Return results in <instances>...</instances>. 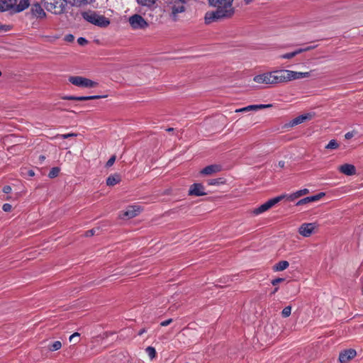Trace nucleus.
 <instances>
[{
  "label": "nucleus",
  "mask_w": 363,
  "mask_h": 363,
  "mask_svg": "<svg viewBox=\"0 0 363 363\" xmlns=\"http://www.w3.org/2000/svg\"><path fill=\"white\" fill-rule=\"evenodd\" d=\"M233 3V0H209V4L216 9L205 14V23L231 18L235 12Z\"/></svg>",
  "instance_id": "nucleus-1"
},
{
  "label": "nucleus",
  "mask_w": 363,
  "mask_h": 363,
  "mask_svg": "<svg viewBox=\"0 0 363 363\" xmlns=\"http://www.w3.org/2000/svg\"><path fill=\"white\" fill-rule=\"evenodd\" d=\"M284 74V72L283 69L265 72L255 76L253 78V81L258 84H264L266 85H274L277 84L285 82Z\"/></svg>",
  "instance_id": "nucleus-2"
},
{
  "label": "nucleus",
  "mask_w": 363,
  "mask_h": 363,
  "mask_svg": "<svg viewBox=\"0 0 363 363\" xmlns=\"http://www.w3.org/2000/svg\"><path fill=\"white\" fill-rule=\"evenodd\" d=\"M170 18L176 22L179 19V14L183 13L186 9V0H170L167 5Z\"/></svg>",
  "instance_id": "nucleus-3"
},
{
  "label": "nucleus",
  "mask_w": 363,
  "mask_h": 363,
  "mask_svg": "<svg viewBox=\"0 0 363 363\" xmlns=\"http://www.w3.org/2000/svg\"><path fill=\"white\" fill-rule=\"evenodd\" d=\"M82 16L89 23L101 28H106L110 24L108 18L104 16L97 14L95 11H84L82 13Z\"/></svg>",
  "instance_id": "nucleus-4"
},
{
  "label": "nucleus",
  "mask_w": 363,
  "mask_h": 363,
  "mask_svg": "<svg viewBox=\"0 0 363 363\" xmlns=\"http://www.w3.org/2000/svg\"><path fill=\"white\" fill-rule=\"evenodd\" d=\"M67 4L64 0H47L45 7L50 12L61 14L65 12Z\"/></svg>",
  "instance_id": "nucleus-5"
},
{
  "label": "nucleus",
  "mask_w": 363,
  "mask_h": 363,
  "mask_svg": "<svg viewBox=\"0 0 363 363\" xmlns=\"http://www.w3.org/2000/svg\"><path fill=\"white\" fill-rule=\"evenodd\" d=\"M69 82L79 87L91 88L98 85L97 82L80 76L69 77Z\"/></svg>",
  "instance_id": "nucleus-6"
},
{
  "label": "nucleus",
  "mask_w": 363,
  "mask_h": 363,
  "mask_svg": "<svg viewBox=\"0 0 363 363\" xmlns=\"http://www.w3.org/2000/svg\"><path fill=\"white\" fill-rule=\"evenodd\" d=\"M128 22L134 30L145 29L148 27V23L139 14H134L129 17Z\"/></svg>",
  "instance_id": "nucleus-7"
},
{
  "label": "nucleus",
  "mask_w": 363,
  "mask_h": 363,
  "mask_svg": "<svg viewBox=\"0 0 363 363\" xmlns=\"http://www.w3.org/2000/svg\"><path fill=\"white\" fill-rule=\"evenodd\" d=\"M284 74V81L285 82H289L294 79H298L306 77H309L311 76L310 72H295L288 69H283Z\"/></svg>",
  "instance_id": "nucleus-8"
},
{
  "label": "nucleus",
  "mask_w": 363,
  "mask_h": 363,
  "mask_svg": "<svg viewBox=\"0 0 363 363\" xmlns=\"http://www.w3.org/2000/svg\"><path fill=\"white\" fill-rule=\"evenodd\" d=\"M316 225L315 223H305L299 227L298 233L302 236L308 238L313 234Z\"/></svg>",
  "instance_id": "nucleus-9"
},
{
  "label": "nucleus",
  "mask_w": 363,
  "mask_h": 363,
  "mask_svg": "<svg viewBox=\"0 0 363 363\" xmlns=\"http://www.w3.org/2000/svg\"><path fill=\"white\" fill-rule=\"evenodd\" d=\"M206 194L207 193L205 191L204 186L200 183H194L189 187V196H201Z\"/></svg>",
  "instance_id": "nucleus-10"
},
{
  "label": "nucleus",
  "mask_w": 363,
  "mask_h": 363,
  "mask_svg": "<svg viewBox=\"0 0 363 363\" xmlns=\"http://www.w3.org/2000/svg\"><path fill=\"white\" fill-rule=\"evenodd\" d=\"M357 352L354 350H347L340 354L339 360L341 363H347L350 359L354 358Z\"/></svg>",
  "instance_id": "nucleus-11"
},
{
  "label": "nucleus",
  "mask_w": 363,
  "mask_h": 363,
  "mask_svg": "<svg viewBox=\"0 0 363 363\" xmlns=\"http://www.w3.org/2000/svg\"><path fill=\"white\" fill-rule=\"evenodd\" d=\"M105 97H106V96H100V95H93V96H63L62 99L65 100H71V101H89V100L105 98Z\"/></svg>",
  "instance_id": "nucleus-12"
},
{
  "label": "nucleus",
  "mask_w": 363,
  "mask_h": 363,
  "mask_svg": "<svg viewBox=\"0 0 363 363\" xmlns=\"http://www.w3.org/2000/svg\"><path fill=\"white\" fill-rule=\"evenodd\" d=\"M325 195V194L324 192H320L316 195H314V196H307L306 198H303L301 200H299L297 203H296V206H301V205H304V204H306V203H311V202H315V201H317L318 200H320V199H322L324 196Z\"/></svg>",
  "instance_id": "nucleus-13"
},
{
  "label": "nucleus",
  "mask_w": 363,
  "mask_h": 363,
  "mask_svg": "<svg viewBox=\"0 0 363 363\" xmlns=\"http://www.w3.org/2000/svg\"><path fill=\"white\" fill-rule=\"evenodd\" d=\"M313 115L314 114L310 113L300 115L294 118L293 120H291L289 123V125L291 127H293L298 124H301L306 121L311 120L313 118Z\"/></svg>",
  "instance_id": "nucleus-14"
},
{
  "label": "nucleus",
  "mask_w": 363,
  "mask_h": 363,
  "mask_svg": "<svg viewBox=\"0 0 363 363\" xmlns=\"http://www.w3.org/2000/svg\"><path fill=\"white\" fill-rule=\"evenodd\" d=\"M30 12L32 15L36 18H43L46 16L45 12L38 3L32 5Z\"/></svg>",
  "instance_id": "nucleus-15"
},
{
  "label": "nucleus",
  "mask_w": 363,
  "mask_h": 363,
  "mask_svg": "<svg viewBox=\"0 0 363 363\" xmlns=\"http://www.w3.org/2000/svg\"><path fill=\"white\" fill-rule=\"evenodd\" d=\"M17 3V0H0V12L12 10L13 13V7Z\"/></svg>",
  "instance_id": "nucleus-16"
},
{
  "label": "nucleus",
  "mask_w": 363,
  "mask_h": 363,
  "mask_svg": "<svg viewBox=\"0 0 363 363\" xmlns=\"http://www.w3.org/2000/svg\"><path fill=\"white\" fill-rule=\"evenodd\" d=\"M221 166L219 164H211L202 169L200 173L203 175H211L221 171Z\"/></svg>",
  "instance_id": "nucleus-17"
},
{
  "label": "nucleus",
  "mask_w": 363,
  "mask_h": 363,
  "mask_svg": "<svg viewBox=\"0 0 363 363\" xmlns=\"http://www.w3.org/2000/svg\"><path fill=\"white\" fill-rule=\"evenodd\" d=\"M338 169L341 173L347 176H352L356 174V168L351 164H344L340 166Z\"/></svg>",
  "instance_id": "nucleus-18"
},
{
  "label": "nucleus",
  "mask_w": 363,
  "mask_h": 363,
  "mask_svg": "<svg viewBox=\"0 0 363 363\" xmlns=\"http://www.w3.org/2000/svg\"><path fill=\"white\" fill-rule=\"evenodd\" d=\"M140 212V208L137 206H130L123 213V216L128 218H133L138 216Z\"/></svg>",
  "instance_id": "nucleus-19"
},
{
  "label": "nucleus",
  "mask_w": 363,
  "mask_h": 363,
  "mask_svg": "<svg viewBox=\"0 0 363 363\" xmlns=\"http://www.w3.org/2000/svg\"><path fill=\"white\" fill-rule=\"evenodd\" d=\"M309 193V190L308 189H301V190H298L293 194H284L285 195V198L290 201H294L295 199L303 196V195H306V194H308Z\"/></svg>",
  "instance_id": "nucleus-20"
},
{
  "label": "nucleus",
  "mask_w": 363,
  "mask_h": 363,
  "mask_svg": "<svg viewBox=\"0 0 363 363\" xmlns=\"http://www.w3.org/2000/svg\"><path fill=\"white\" fill-rule=\"evenodd\" d=\"M29 5V0H20L19 3L18 4L16 3L13 7V13H20L28 8Z\"/></svg>",
  "instance_id": "nucleus-21"
},
{
  "label": "nucleus",
  "mask_w": 363,
  "mask_h": 363,
  "mask_svg": "<svg viewBox=\"0 0 363 363\" xmlns=\"http://www.w3.org/2000/svg\"><path fill=\"white\" fill-rule=\"evenodd\" d=\"M121 181V177L119 174L115 173L113 174H111L107 179H106V185L109 186H114L118 183H120Z\"/></svg>",
  "instance_id": "nucleus-22"
},
{
  "label": "nucleus",
  "mask_w": 363,
  "mask_h": 363,
  "mask_svg": "<svg viewBox=\"0 0 363 363\" xmlns=\"http://www.w3.org/2000/svg\"><path fill=\"white\" fill-rule=\"evenodd\" d=\"M66 4L73 6H81L82 5L89 4L95 0H64Z\"/></svg>",
  "instance_id": "nucleus-23"
},
{
  "label": "nucleus",
  "mask_w": 363,
  "mask_h": 363,
  "mask_svg": "<svg viewBox=\"0 0 363 363\" xmlns=\"http://www.w3.org/2000/svg\"><path fill=\"white\" fill-rule=\"evenodd\" d=\"M289 262H287L286 260H282V261H280V262H277V264H275L272 267V269L274 272H281V271H284L286 269H287L289 267Z\"/></svg>",
  "instance_id": "nucleus-24"
},
{
  "label": "nucleus",
  "mask_w": 363,
  "mask_h": 363,
  "mask_svg": "<svg viewBox=\"0 0 363 363\" xmlns=\"http://www.w3.org/2000/svg\"><path fill=\"white\" fill-rule=\"evenodd\" d=\"M284 198H285V195H280L279 196H277V197H274L273 199H269V201H267L265 203H266V204L267 205V207L269 209V208H271L272 206H274L275 204H277L278 202H279L280 201H281Z\"/></svg>",
  "instance_id": "nucleus-25"
},
{
  "label": "nucleus",
  "mask_w": 363,
  "mask_h": 363,
  "mask_svg": "<svg viewBox=\"0 0 363 363\" xmlns=\"http://www.w3.org/2000/svg\"><path fill=\"white\" fill-rule=\"evenodd\" d=\"M208 184L209 186H219L225 183L223 178L211 179L208 180Z\"/></svg>",
  "instance_id": "nucleus-26"
},
{
  "label": "nucleus",
  "mask_w": 363,
  "mask_h": 363,
  "mask_svg": "<svg viewBox=\"0 0 363 363\" xmlns=\"http://www.w3.org/2000/svg\"><path fill=\"white\" fill-rule=\"evenodd\" d=\"M267 210H269V208L267 207V205L266 204V203L262 204L261 206H259L258 208H256L253 210L252 213L253 214L255 215H259L260 213H262L265 211H267Z\"/></svg>",
  "instance_id": "nucleus-27"
},
{
  "label": "nucleus",
  "mask_w": 363,
  "mask_h": 363,
  "mask_svg": "<svg viewBox=\"0 0 363 363\" xmlns=\"http://www.w3.org/2000/svg\"><path fill=\"white\" fill-rule=\"evenodd\" d=\"M62 347V343L60 341L57 340L48 345V350L54 352L60 350Z\"/></svg>",
  "instance_id": "nucleus-28"
},
{
  "label": "nucleus",
  "mask_w": 363,
  "mask_h": 363,
  "mask_svg": "<svg viewBox=\"0 0 363 363\" xmlns=\"http://www.w3.org/2000/svg\"><path fill=\"white\" fill-rule=\"evenodd\" d=\"M145 352L151 359L155 358L157 352H156L155 347H153L152 346H148L145 349Z\"/></svg>",
  "instance_id": "nucleus-29"
},
{
  "label": "nucleus",
  "mask_w": 363,
  "mask_h": 363,
  "mask_svg": "<svg viewBox=\"0 0 363 363\" xmlns=\"http://www.w3.org/2000/svg\"><path fill=\"white\" fill-rule=\"evenodd\" d=\"M60 172V169L59 167H52L48 174V177L51 179L55 178L56 177L58 176Z\"/></svg>",
  "instance_id": "nucleus-30"
},
{
  "label": "nucleus",
  "mask_w": 363,
  "mask_h": 363,
  "mask_svg": "<svg viewBox=\"0 0 363 363\" xmlns=\"http://www.w3.org/2000/svg\"><path fill=\"white\" fill-rule=\"evenodd\" d=\"M300 53H301V51L296 50H295L294 52L284 54V55H282L281 56V57L283 58V59H291V58L295 57L296 55H297L298 54H300Z\"/></svg>",
  "instance_id": "nucleus-31"
},
{
  "label": "nucleus",
  "mask_w": 363,
  "mask_h": 363,
  "mask_svg": "<svg viewBox=\"0 0 363 363\" xmlns=\"http://www.w3.org/2000/svg\"><path fill=\"white\" fill-rule=\"evenodd\" d=\"M339 144L335 140H331L328 144L325 146L326 149L335 150L338 148Z\"/></svg>",
  "instance_id": "nucleus-32"
},
{
  "label": "nucleus",
  "mask_w": 363,
  "mask_h": 363,
  "mask_svg": "<svg viewBox=\"0 0 363 363\" xmlns=\"http://www.w3.org/2000/svg\"><path fill=\"white\" fill-rule=\"evenodd\" d=\"M156 0H138V2L145 6H151L155 3Z\"/></svg>",
  "instance_id": "nucleus-33"
},
{
  "label": "nucleus",
  "mask_w": 363,
  "mask_h": 363,
  "mask_svg": "<svg viewBox=\"0 0 363 363\" xmlns=\"http://www.w3.org/2000/svg\"><path fill=\"white\" fill-rule=\"evenodd\" d=\"M291 307L288 306L285 307L281 311V315L283 318H287L291 315Z\"/></svg>",
  "instance_id": "nucleus-34"
},
{
  "label": "nucleus",
  "mask_w": 363,
  "mask_h": 363,
  "mask_svg": "<svg viewBox=\"0 0 363 363\" xmlns=\"http://www.w3.org/2000/svg\"><path fill=\"white\" fill-rule=\"evenodd\" d=\"M272 106V104H257L253 105L254 111H257L259 109L270 108Z\"/></svg>",
  "instance_id": "nucleus-35"
},
{
  "label": "nucleus",
  "mask_w": 363,
  "mask_h": 363,
  "mask_svg": "<svg viewBox=\"0 0 363 363\" xmlns=\"http://www.w3.org/2000/svg\"><path fill=\"white\" fill-rule=\"evenodd\" d=\"M254 111L253 105H250V106H245L244 108L237 109V110H235V112L240 113V112H246V111Z\"/></svg>",
  "instance_id": "nucleus-36"
},
{
  "label": "nucleus",
  "mask_w": 363,
  "mask_h": 363,
  "mask_svg": "<svg viewBox=\"0 0 363 363\" xmlns=\"http://www.w3.org/2000/svg\"><path fill=\"white\" fill-rule=\"evenodd\" d=\"M116 155H112L109 160L107 161V162L106 163V167L108 168V167H111L115 162L116 161Z\"/></svg>",
  "instance_id": "nucleus-37"
},
{
  "label": "nucleus",
  "mask_w": 363,
  "mask_h": 363,
  "mask_svg": "<svg viewBox=\"0 0 363 363\" xmlns=\"http://www.w3.org/2000/svg\"><path fill=\"white\" fill-rule=\"evenodd\" d=\"M77 43L79 45L84 46L88 43V40L84 38L80 37L77 39Z\"/></svg>",
  "instance_id": "nucleus-38"
},
{
  "label": "nucleus",
  "mask_w": 363,
  "mask_h": 363,
  "mask_svg": "<svg viewBox=\"0 0 363 363\" xmlns=\"http://www.w3.org/2000/svg\"><path fill=\"white\" fill-rule=\"evenodd\" d=\"M12 206L9 203H4L2 206V209L5 212H10L11 211Z\"/></svg>",
  "instance_id": "nucleus-39"
},
{
  "label": "nucleus",
  "mask_w": 363,
  "mask_h": 363,
  "mask_svg": "<svg viewBox=\"0 0 363 363\" xmlns=\"http://www.w3.org/2000/svg\"><path fill=\"white\" fill-rule=\"evenodd\" d=\"M77 135V134H76V133H67V134L61 135L60 137L63 139H67V138H69L71 137H76Z\"/></svg>",
  "instance_id": "nucleus-40"
},
{
  "label": "nucleus",
  "mask_w": 363,
  "mask_h": 363,
  "mask_svg": "<svg viewBox=\"0 0 363 363\" xmlns=\"http://www.w3.org/2000/svg\"><path fill=\"white\" fill-rule=\"evenodd\" d=\"M284 281V279H283V278H277L272 281V285L276 286L278 284H279Z\"/></svg>",
  "instance_id": "nucleus-41"
},
{
  "label": "nucleus",
  "mask_w": 363,
  "mask_h": 363,
  "mask_svg": "<svg viewBox=\"0 0 363 363\" xmlns=\"http://www.w3.org/2000/svg\"><path fill=\"white\" fill-rule=\"evenodd\" d=\"M10 29H11L10 26L0 24V32L3 31V30L6 32V31L10 30Z\"/></svg>",
  "instance_id": "nucleus-42"
},
{
  "label": "nucleus",
  "mask_w": 363,
  "mask_h": 363,
  "mask_svg": "<svg viewBox=\"0 0 363 363\" xmlns=\"http://www.w3.org/2000/svg\"><path fill=\"white\" fill-rule=\"evenodd\" d=\"M96 233V230L94 228L93 229H91L89 230H87L86 233H85V236L86 237H91L93 236Z\"/></svg>",
  "instance_id": "nucleus-43"
},
{
  "label": "nucleus",
  "mask_w": 363,
  "mask_h": 363,
  "mask_svg": "<svg viewBox=\"0 0 363 363\" xmlns=\"http://www.w3.org/2000/svg\"><path fill=\"white\" fill-rule=\"evenodd\" d=\"M172 321H173V319L172 318H169L168 320H164V321L161 322L160 323V325L161 326H167L171 323H172Z\"/></svg>",
  "instance_id": "nucleus-44"
},
{
  "label": "nucleus",
  "mask_w": 363,
  "mask_h": 363,
  "mask_svg": "<svg viewBox=\"0 0 363 363\" xmlns=\"http://www.w3.org/2000/svg\"><path fill=\"white\" fill-rule=\"evenodd\" d=\"M74 37L72 34L66 35L65 37V40L67 42H72L74 40Z\"/></svg>",
  "instance_id": "nucleus-45"
},
{
  "label": "nucleus",
  "mask_w": 363,
  "mask_h": 363,
  "mask_svg": "<svg viewBox=\"0 0 363 363\" xmlns=\"http://www.w3.org/2000/svg\"><path fill=\"white\" fill-rule=\"evenodd\" d=\"M315 46H308V47H306L305 48H300V49H298V50H300L301 51V53L303 52H306V51H309L312 49H313Z\"/></svg>",
  "instance_id": "nucleus-46"
},
{
  "label": "nucleus",
  "mask_w": 363,
  "mask_h": 363,
  "mask_svg": "<svg viewBox=\"0 0 363 363\" xmlns=\"http://www.w3.org/2000/svg\"><path fill=\"white\" fill-rule=\"evenodd\" d=\"M11 191V187L10 186H4L3 187V192L5 194H9Z\"/></svg>",
  "instance_id": "nucleus-47"
},
{
  "label": "nucleus",
  "mask_w": 363,
  "mask_h": 363,
  "mask_svg": "<svg viewBox=\"0 0 363 363\" xmlns=\"http://www.w3.org/2000/svg\"><path fill=\"white\" fill-rule=\"evenodd\" d=\"M79 333H73L70 337H69V341L72 342L73 341L74 339H76V337H79Z\"/></svg>",
  "instance_id": "nucleus-48"
},
{
  "label": "nucleus",
  "mask_w": 363,
  "mask_h": 363,
  "mask_svg": "<svg viewBox=\"0 0 363 363\" xmlns=\"http://www.w3.org/2000/svg\"><path fill=\"white\" fill-rule=\"evenodd\" d=\"M352 137H353V134H352V133H351V132H348V133H347L345 134V138L346 139H350V138H352Z\"/></svg>",
  "instance_id": "nucleus-49"
},
{
  "label": "nucleus",
  "mask_w": 363,
  "mask_h": 363,
  "mask_svg": "<svg viewBox=\"0 0 363 363\" xmlns=\"http://www.w3.org/2000/svg\"><path fill=\"white\" fill-rule=\"evenodd\" d=\"M27 174L29 176V177H33L35 175V172L32 169H29L27 171Z\"/></svg>",
  "instance_id": "nucleus-50"
},
{
  "label": "nucleus",
  "mask_w": 363,
  "mask_h": 363,
  "mask_svg": "<svg viewBox=\"0 0 363 363\" xmlns=\"http://www.w3.org/2000/svg\"><path fill=\"white\" fill-rule=\"evenodd\" d=\"M146 332V330L145 328H143L141 330H139L138 335H142L143 334H144Z\"/></svg>",
  "instance_id": "nucleus-51"
},
{
  "label": "nucleus",
  "mask_w": 363,
  "mask_h": 363,
  "mask_svg": "<svg viewBox=\"0 0 363 363\" xmlns=\"http://www.w3.org/2000/svg\"><path fill=\"white\" fill-rule=\"evenodd\" d=\"M255 1V0H244L245 4L246 5H248V4H251V3H252V1Z\"/></svg>",
  "instance_id": "nucleus-52"
},
{
  "label": "nucleus",
  "mask_w": 363,
  "mask_h": 363,
  "mask_svg": "<svg viewBox=\"0 0 363 363\" xmlns=\"http://www.w3.org/2000/svg\"><path fill=\"white\" fill-rule=\"evenodd\" d=\"M284 164H285V163H284V161H279V166L280 167H284Z\"/></svg>",
  "instance_id": "nucleus-53"
},
{
  "label": "nucleus",
  "mask_w": 363,
  "mask_h": 363,
  "mask_svg": "<svg viewBox=\"0 0 363 363\" xmlns=\"http://www.w3.org/2000/svg\"><path fill=\"white\" fill-rule=\"evenodd\" d=\"M39 160H40V161H43V160H45V157L44 155H40V156L39 157Z\"/></svg>",
  "instance_id": "nucleus-54"
},
{
  "label": "nucleus",
  "mask_w": 363,
  "mask_h": 363,
  "mask_svg": "<svg viewBox=\"0 0 363 363\" xmlns=\"http://www.w3.org/2000/svg\"><path fill=\"white\" fill-rule=\"evenodd\" d=\"M173 130H174V128H168L167 129V131H168V132H172Z\"/></svg>",
  "instance_id": "nucleus-55"
},
{
  "label": "nucleus",
  "mask_w": 363,
  "mask_h": 363,
  "mask_svg": "<svg viewBox=\"0 0 363 363\" xmlns=\"http://www.w3.org/2000/svg\"><path fill=\"white\" fill-rule=\"evenodd\" d=\"M277 291H278V287H276V288L274 289V291H273L272 294H275Z\"/></svg>",
  "instance_id": "nucleus-56"
}]
</instances>
